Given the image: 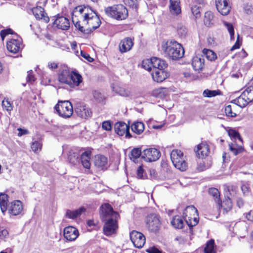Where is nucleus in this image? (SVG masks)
<instances>
[{
	"label": "nucleus",
	"instance_id": "obj_1",
	"mask_svg": "<svg viewBox=\"0 0 253 253\" xmlns=\"http://www.w3.org/2000/svg\"><path fill=\"white\" fill-rule=\"evenodd\" d=\"M101 221L104 222L103 231L105 235L109 236L116 232L118 228L117 218L118 213L115 211L108 203H104L100 207Z\"/></svg>",
	"mask_w": 253,
	"mask_h": 253
},
{
	"label": "nucleus",
	"instance_id": "obj_2",
	"mask_svg": "<svg viewBox=\"0 0 253 253\" xmlns=\"http://www.w3.org/2000/svg\"><path fill=\"white\" fill-rule=\"evenodd\" d=\"M161 50L167 56L172 60L181 58L184 54V50L181 44L173 40L163 41Z\"/></svg>",
	"mask_w": 253,
	"mask_h": 253
},
{
	"label": "nucleus",
	"instance_id": "obj_3",
	"mask_svg": "<svg viewBox=\"0 0 253 253\" xmlns=\"http://www.w3.org/2000/svg\"><path fill=\"white\" fill-rule=\"evenodd\" d=\"M104 11L108 16L118 20L125 19L128 15L127 9L122 4L107 7L105 8Z\"/></svg>",
	"mask_w": 253,
	"mask_h": 253
},
{
	"label": "nucleus",
	"instance_id": "obj_4",
	"mask_svg": "<svg viewBox=\"0 0 253 253\" xmlns=\"http://www.w3.org/2000/svg\"><path fill=\"white\" fill-rule=\"evenodd\" d=\"M209 193L212 195L214 198L215 201L217 203L219 208L223 209V212L224 214L227 213L232 208V203L231 199L228 195V192L230 191H226V193L225 194V199L222 202L220 197V194L219 191H208Z\"/></svg>",
	"mask_w": 253,
	"mask_h": 253
},
{
	"label": "nucleus",
	"instance_id": "obj_5",
	"mask_svg": "<svg viewBox=\"0 0 253 253\" xmlns=\"http://www.w3.org/2000/svg\"><path fill=\"white\" fill-rule=\"evenodd\" d=\"M170 159L176 169L182 171L186 170L187 164L184 159L182 152L177 149L172 150L170 153Z\"/></svg>",
	"mask_w": 253,
	"mask_h": 253
},
{
	"label": "nucleus",
	"instance_id": "obj_6",
	"mask_svg": "<svg viewBox=\"0 0 253 253\" xmlns=\"http://www.w3.org/2000/svg\"><path fill=\"white\" fill-rule=\"evenodd\" d=\"M59 115L64 118H70L73 113V108L69 101H60L54 107Z\"/></svg>",
	"mask_w": 253,
	"mask_h": 253
},
{
	"label": "nucleus",
	"instance_id": "obj_7",
	"mask_svg": "<svg viewBox=\"0 0 253 253\" xmlns=\"http://www.w3.org/2000/svg\"><path fill=\"white\" fill-rule=\"evenodd\" d=\"M146 223L149 231L153 233L158 232L161 226L160 216L154 213L150 214L147 216Z\"/></svg>",
	"mask_w": 253,
	"mask_h": 253
},
{
	"label": "nucleus",
	"instance_id": "obj_8",
	"mask_svg": "<svg viewBox=\"0 0 253 253\" xmlns=\"http://www.w3.org/2000/svg\"><path fill=\"white\" fill-rule=\"evenodd\" d=\"M23 210L22 203L19 200H14L9 203L7 211L10 217L21 214Z\"/></svg>",
	"mask_w": 253,
	"mask_h": 253
},
{
	"label": "nucleus",
	"instance_id": "obj_9",
	"mask_svg": "<svg viewBox=\"0 0 253 253\" xmlns=\"http://www.w3.org/2000/svg\"><path fill=\"white\" fill-rule=\"evenodd\" d=\"M160 152L154 148H147L142 151V158L146 162L156 161L160 158Z\"/></svg>",
	"mask_w": 253,
	"mask_h": 253
},
{
	"label": "nucleus",
	"instance_id": "obj_10",
	"mask_svg": "<svg viewBox=\"0 0 253 253\" xmlns=\"http://www.w3.org/2000/svg\"><path fill=\"white\" fill-rule=\"evenodd\" d=\"M129 237L135 248L139 249L143 247L145 243V237L142 233L133 230L130 233Z\"/></svg>",
	"mask_w": 253,
	"mask_h": 253
},
{
	"label": "nucleus",
	"instance_id": "obj_11",
	"mask_svg": "<svg viewBox=\"0 0 253 253\" xmlns=\"http://www.w3.org/2000/svg\"><path fill=\"white\" fill-rule=\"evenodd\" d=\"M83 22L89 26V27L87 29L90 28L91 32L98 28L101 24V21L98 15L93 11H92V14L87 17L86 20H83Z\"/></svg>",
	"mask_w": 253,
	"mask_h": 253
},
{
	"label": "nucleus",
	"instance_id": "obj_12",
	"mask_svg": "<svg viewBox=\"0 0 253 253\" xmlns=\"http://www.w3.org/2000/svg\"><path fill=\"white\" fill-rule=\"evenodd\" d=\"M92 9L88 6H78L74 10L73 17H80L83 20H86L87 17L92 14Z\"/></svg>",
	"mask_w": 253,
	"mask_h": 253
},
{
	"label": "nucleus",
	"instance_id": "obj_13",
	"mask_svg": "<svg viewBox=\"0 0 253 253\" xmlns=\"http://www.w3.org/2000/svg\"><path fill=\"white\" fill-rule=\"evenodd\" d=\"M115 132L120 136L126 135V137L128 138L131 137L129 132V126L124 122H119L116 123L114 126Z\"/></svg>",
	"mask_w": 253,
	"mask_h": 253
},
{
	"label": "nucleus",
	"instance_id": "obj_14",
	"mask_svg": "<svg viewBox=\"0 0 253 253\" xmlns=\"http://www.w3.org/2000/svg\"><path fill=\"white\" fill-rule=\"evenodd\" d=\"M215 3L217 11L221 15H227L229 13L231 6L229 0H215Z\"/></svg>",
	"mask_w": 253,
	"mask_h": 253
},
{
	"label": "nucleus",
	"instance_id": "obj_15",
	"mask_svg": "<svg viewBox=\"0 0 253 253\" xmlns=\"http://www.w3.org/2000/svg\"><path fill=\"white\" fill-rule=\"evenodd\" d=\"M56 18L54 20L53 24L59 29L62 30H67L70 27V22L69 19L64 16H60L57 14L55 16Z\"/></svg>",
	"mask_w": 253,
	"mask_h": 253
},
{
	"label": "nucleus",
	"instance_id": "obj_16",
	"mask_svg": "<svg viewBox=\"0 0 253 253\" xmlns=\"http://www.w3.org/2000/svg\"><path fill=\"white\" fill-rule=\"evenodd\" d=\"M7 50L13 53L18 52L22 49V42L20 39H11L7 42Z\"/></svg>",
	"mask_w": 253,
	"mask_h": 253
},
{
	"label": "nucleus",
	"instance_id": "obj_17",
	"mask_svg": "<svg viewBox=\"0 0 253 253\" xmlns=\"http://www.w3.org/2000/svg\"><path fill=\"white\" fill-rule=\"evenodd\" d=\"M79 235L78 230L71 226L66 227L64 229V236L67 240L72 241L75 240Z\"/></svg>",
	"mask_w": 253,
	"mask_h": 253
},
{
	"label": "nucleus",
	"instance_id": "obj_18",
	"mask_svg": "<svg viewBox=\"0 0 253 253\" xmlns=\"http://www.w3.org/2000/svg\"><path fill=\"white\" fill-rule=\"evenodd\" d=\"M33 15L37 20H42L45 23H48L49 18L45 13L44 9L41 6H37L32 9Z\"/></svg>",
	"mask_w": 253,
	"mask_h": 253
},
{
	"label": "nucleus",
	"instance_id": "obj_19",
	"mask_svg": "<svg viewBox=\"0 0 253 253\" xmlns=\"http://www.w3.org/2000/svg\"><path fill=\"white\" fill-rule=\"evenodd\" d=\"M152 77L154 81L161 83L165 80L169 76V73L165 69H156L151 73Z\"/></svg>",
	"mask_w": 253,
	"mask_h": 253
},
{
	"label": "nucleus",
	"instance_id": "obj_20",
	"mask_svg": "<svg viewBox=\"0 0 253 253\" xmlns=\"http://www.w3.org/2000/svg\"><path fill=\"white\" fill-rule=\"evenodd\" d=\"M81 151V150L74 148L69 152L68 161L70 164L73 166H77L80 164Z\"/></svg>",
	"mask_w": 253,
	"mask_h": 253
},
{
	"label": "nucleus",
	"instance_id": "obj_21",
	"mask_svg": "<svg viewBox=\"0 0 253 253\" xmlns=\"http://www.w3.org/2000/svg\"><path fill=\"white\" fill-rule=\"evenodd\" d=\"M195 151L197 157L202 159L208 156L210 153L209 146L203 142L198 145Z\"/></svg>",
	"mask_w": 253,
	"mask_h": 253
},
{
	"label": "nucleus",
	"instance_id": "obj_22",
	"mask_svg": "<svg viewBox=\"0 0 253 253\" xmlns=\"http://www.w3.org/2000/svg\"><path fill=\"white\" fill-rule=\"evenodd\" d=\"M95 166L101 169H106L108 167L107 158L102 155H97L94 159Z\"/></svg>",
	"mask_w": 253,
	"mask_h": 253
},
{
	"label": "nucleus",
	"instance_id": "obj_23",
	"mask_svg": "<svg viewBox=\"0 0 253 253\" xmlns=\"http://www.w3.org/2000/svg\"><path fill=\"white\" fill-rule=\"evenodd\" d=\"M75 112L78 116L86 119L90 117L91 115V112L89 108L85 105L79 104L75 109Z\"/></svg>",
	"mask_w": 253,
	"mask_h": 253
},
{
	"label": "nucleus",
	"instance_id": "obj_24",
	"mask_svg": "<svg viewBox=\"0 0 253 253\" xmlns=\"http://www.w3.org/2000/svg\"><path fill=\"white\" fill-rule=\"evenodd\" d=\"M70 78L68 85L72 88L79 86L83 82L82 76L76 71H71Z\"/></svg>",
	"mask_w": 253,
	"mask_h": 253
},
{
	"label": "nucleus",
	"instance_id": "obj_25",
	"mask_svg": "<svg viewBox=\"0 0 253 253\" xmlns=\"http://www.w3.org/2000/svg\"><path fill=\"white\" fill-rule=\"evenodd\" d=\"M133 45L130 38L127 37L122 40L119 44L120 51L121 53L129 51Z\"/></svg>",
	"mask_w": 253,
	"mask_h": 253
},
{
	"label": "nucleus",
	"instance_id": "obj_26",
	"mask_svg": "<svg viewBox=\"0 0 253 253\" xmlns=\"http://www.w3.org/2000/svg\"><path fill=\"white\" fill-rule=\"evenodd\" d=\"M192 65L196 71H200L204 66V59L201 55H198L193 58Z\"/></svg>",
	"mask_w": 253,
	"mask_h": 253
},
{
	"label": "nucleus",
	"instance_id": "obj_27",
	"mask_svg": "<svg viewBox=\"0 0 253 253\" xmlns=\"http://www.w3.org/2000/svg\"><path fill=\"white\" fill-rule=\"evenodd\" d=\"M71 72L67 68H65L58 74V81L60 83L68 85Z\"/></svg>",
	"mask_w": 253,
	"mask_h": 253
},
{
	"label": "nucleus",
	"instance_id": "obj_28",
	"mask_svg": "<svg viewBox=\"0 0 253 253\" xmlns=\"http://www.w3.org/2000/svg\"><path fill=\"white\" fill-rule=\"evenodd\" d=\"M85 211V209L84 207L75 210H67L66 212V217L69 219H75L79 217Z\"/></svg>",
	"mask_w": 253,
	"mask_h": 253
},
{
	"label": "nucleus",
	"instance_id": "obj_29",
	"mask_svg": "<svg viewBox=\"0 0 253 253\" xmlns=\"http://www.w3.org/2000/svg\"><path fill=\"white\" fill-rule=\"evenodd\" d=\"M91 156V151H86L81 154L80 156V161L83 167L87 169H89L90 167V159Z\"/></svg>",
	"mask_w": 253,
	"mask_h": 253
},
{
	"label": "nucleus",
	"instance_id": "obj_30",
	"mask_svg": "<svg viewBox=\"0 0 253 253\" xmlns=\"http://www.w3.org/2000/svg\"><path fill=\"white\" fill-rule=\"evenodd\" d=\"M150 59L153 71L156 69H165L167 67V64L163 60L154 57Z\"/></svg>",
	"mask_w": 253,
	"mask_h": 253
},
{
	"label": "nucleus",
	"instance_id": "obj_31",
	"mask_svg": "<svg viewBox=\"0 0 253 253\" xmlns=\"http://www.w3.org/2000/svg\"><path fill=\"white\" fill-rule=\"evenodd\" d=\"M8 197L7 194L0 193V208L1 211L3 215L5 214L7 211V206L8 204Z\"/></svg>",
	"mask_w": 253,
	"mask_h": 253
},
{
	"label": "nucleus",
	"instance_id": "obj_32",
	"mask_svg": "<svg viewBox=\"0 0 253 253\" xmlns=\"http://www.w3.org/2000/svg\"><path fill=\"white\" fill-rule=\"evenodd\" d=\"M192 215H198V210L192 205L187 206L183 211V216L184 220L187 219L188 217Z\"/></svg>",
	"mask_w": 253,
	"mask_h": 253
},
{
	"label": "nucleus",
	"instance_id": "obj_33",
	"mask_svg": "<svg viewBox=\"0 0 253 253\" xmlns=\"http://www.w3.org/2000/svg\"><path fill=\"white\" fill-rule=\"evenodd\" d=\"M179 0H170L169 10L172 14L178 15L181 12Z\"/></svg>",
	"mask_w": 253,
	"mask_h": 253
},
{
	"label": "nucleus",
	"instance_id": "obj_34",
	"mask_svg": "<svg viewBox=\"0 0 253 253\" xmlns=\"http://www.w3.org/2000/svg\"><path fill=\"white\" fill-rule=\"evenodd\" d=\"M204 24L207 27H211L214 24V14L210 11L205 12L204 18Z\"/></svg>",
	"mask_w": 253,
	"mask_h": 253
},
{
	"label": "nucleus",
	"instance_id": "obj_35",
	"mask_svg": "<svg viewBox=\"0 0 253 253\" xmlns=\"http://www.w3.org/2000/svg\"><path fill=\"white\" fill-rule=\"evenodd\" d=\"M171 224L175 228L182 229L183 227L184 222L183 218L181 216L176 215L172 218L171 221Z\"/></svg>",
	"mask_w": 253,
	"mask_h": 253
},
{
	"label": "nucleus",
	"instance_id": "obj_36",
	"mask_svg": "<svg viewBox=\"0 0 253 253\" xmlns=\"http://www.w3.org/2000/svg\"><path fill=\"white\" fill-rule=\"evenodd\" d=\"M204 252V253H216L214 240L213 239H211L206 243Z\"/></svg>",
	"mask_w": 253,
	"mask_h": 253
},
{
	"label": "nucleus",
	"instance_id": "obj_37",
	"mask_svg": "<svg viewBox=\"0 0 253 253\" xmlns=\"http://www.w3.org/2000/svg\"><path fill=\"white\" fill-rule=\"evenodd\" d=\"M188 226L191 232L192 231L193 227L196 226L199 222L198 215H192L184 220Z\"/></svg>",
	"mask_w": 253,
	"mask_h": 253
},
{
	"label": "nucleus",
	"instance_id": "obj_38",
	"mask_svg": "<svg viewBox=\"0 0 253 253\" xmlns=\"http://www.w3.org/2000/svg\"><path fill=\"white\" fill-rule=\"evenodd\" d=\"M112 88L114 92L123 96L127 97L130 94L128 90L118 85L112 86Z\"/></svg>",
	"mask_w": 253,
	"mask_h": 253
},
{
	"label": "nucleus",
	"instance_id": "obj_39",
	"mask_svg": "<svg viewBox=\"0 0 253 253\" xmlns=\"http://www.w3.org/2000/svg\"><path fill=\"white\" fill-rule=\"evenodd\" d=\"M144 129V124L141 122H136L131 125V129L134 133L140 134Z\"/></svg>",
	"mask_w": 253,
	"mask_h": 253
},
{
	"label": "nucleus",
	"instance_id": "obj_40",
	"mask_svg": "<svg viewBox=\"0 0 253 253\" xmlns=\"http://www.w3.org/2000/svg\"><path fill=\"white\" fill-rule=\"evenodd\" d=\"M242 93L243 97H246L249 103L253 101V86L247 87Z\"/></svg>",
	"mask_w": 253,
	"mask_h": 253
},
{
	"label": "nucleus",
	"instance_id": "obj_41",
	"mask_svg": "<svg viewBox=\"0 0 253 253\" xmlns=\"http://www.w3.org/2000/svg\"><path fill=\"white\" fill-rule=\"evenodd\" d=\"M232 102L239 106L243 108L247 106L248 104L249 103L247 100H246V97L244 98L243 96V93L238 97V98L234 99Z\"/></svg>",
	"mask_w": 253,
	"mask_h": 253
},
{
	"label": "nucleus",
	"instance_id": "obj_42",
	"mask_svg": "<svg viewBox=\"0 0 253 253\" xmlns=\"http://www.w3.org/2000/svg\"><path fill=\"white\" fill-rule=\"evenodd\" d=\"M203 53L210 61H214L217 58L216 53L212 50L205 48L203 50Z\"/></svg>",
	"mask_w": 253,
	"mask_h": 253
},
{
	"label": "nucleus",
	"instance_id": "obj_43",
	"mask_svg": "<svg viewBox=\"0 0 253 253\" xmlns=\"http://www.w3.org/2000/svg\"><path fill=\"white\" fill-rule=\"evenodd\" d=\"M72 21L76 28L83 33L88 34L91 32V29L90 28L85 29L83 26H82L80 21H76L75 17H72Z\"/></svg>",
	"mask_w": 253,
	"mask_h": 253
},
{
	"label": "nucleus",
	"instance_id": "obj_44",
	"mask_svg": "<svg viewBox=\"0 0 253 253\" xmlns=\"http://www.w3.org/2000/svg\"><path fill=\"white\" fill-rule=\"evenodd\" d=\"M142 152L140 148H133L131 151L130 156L129 157L130 159L134 161L135 160L139 158L140 156H142Z\"/></svg>",
	"mask_w": 253,
	"mask_h": 253
},
{
	"label": "nucleus",
	"instance_id": "obj_45",
	"mask_svg": "<svg viewBox=\"0 0 253 253\" xmlns=\"http://www.w3.org/2000/svg\"><path fill=\"white\" fill-rule=\"evenodd\" d=\"M220 94L221 91L219 90H211L208 89H205L203 93V96L205 97H212Z\"/></svg>",
	"mask_w": 253,
	"mask_h": 253
},
{
	"label": "nucleus",
	"instance_id": "obj_46",
	"mask_svg": "<svg viewBox=\"0 0 253 253\" xmlns=\"http://www.w3.org/2000/svg\"><path fill=\"white\" fill-rule=\"evenodd\" d=\"M42 143L40 141H35L31 144V149L35 153L40 152L42 148Z\"/></svg>",
	"mask_w": 253,
	"mask_h": 253
},
{
	"label": "nucleus",
	"instance_id": "obj_47",
	"mask_svg": "<svg viewBox=\"0 0 253 253\" xmlns=\"http://www.w3.org/2000/svg\"><path fill=\"white\" fill-rule=\"evenodd\" d=\"M191 10L192 13L195 16L196 18L200 17L201 13L200 6H198L197 4H194V3H191Z\"/></svg>",
	"mask_w": 253,
	"mask_h": 253
},
{
	"label": "nucleus",
	"instance_id": "obj_48",
	"mask_svg": "<svg viewBox=\"0 0 253 253\" xmlns=\"http://www.w3.org/2000/svg\"><path fill=\"white\" fill-rule=\"evenodd\" d=\"M177 33L181 37H184L187 33V28L181 24H178L177 26Z\"/></svg>",
	"mask_w": 253,
	"mask_h": 253
},
{
	"label": "nucleus",
	"instance_id": "obj_49",
	"mask_svg": "<svg viewBox=\"0 0 253 253\" xmlns=\"http://www.w3.org/2000/svg\"><path fill=\"white\" fill-rule=\"evenodd\" d=\"M224 25L226 27V28L227 29L230 35L231 39H234V30L233 26L232 24L228 23L227 22L224 21L223 22Z\"/></svg>",
	"mask_w": 253,
	"mask_h": 253
},
{
	"label": "nucleus",
	"instance_id": "obj_50",
	"mask_svg": "<svg viewBox=\"0 0 253 253\" xmlns=\"http://www.w3.org/2000/svg\"><path fill=\"white\" fill-rule=\"evenodd\" d=\"M2 106L3 109H5L7 111H11L13 107L9 101L7 99L4 98L2 102Z\"/></svg>",
	"mask_w": 253,
	"mask_h": 253
},
{
	"label": "nucleus",
	"instance_id": "obj_51",
	"mask_svg": "<svg viewBox=\"0 0 253 253\" xmlns=\"http://www.w3.org/2000/svg\"><path fill=\"white\" fill-rule=\"evenodd\" d=\"M137 177L139 179H143L147 177L146 174L144 172L142 166H139L137 169Z\"/></svg>",
	"mask_w": 253,
	"mask_h": 253
},
{
	"label": "nucleus",
	"instance_id": "obj_52",
	"mask_svg": "<svg viewBox=\"0 0 253 253\" xmlns=\"http://www.w3.org/2000/svg\"><path fill=\"white\" fill-rule=\"evenodd\" d=\"M142 67L146 70L150 71L152 70V66L151 64V59H145L142 61Z\"/></svg>",
	"mask_w": 253,
	"mask_h": 253
},
{
	"label": "nucleus",
	"instance_id": "obj_53",
	"mask_svg": "<svg viewBox=\"0 0 253 253\" xmlns=\"http://www.w3.org/2000/svg\"><path fill=\"white\" fill-rule=\"evenodd\" d=\"M224 111L227 116L231 117L236 116V114L232 111V106L230 105L225 107Z\"/></svg>",
	"mask_w": 253,
	"mask_h": 253
},
{
	"label": "nucleus",
	"instance_id": "obj_54",
	"mask_svg": "<svg viewBox=\"0 0 253 253\" xmlns=\"http://www.w3.org/2000/svg\"><path fill=\"white\" fill-rule=\"evenodd\" d=\"M8 34H13V31L10 29L2 30L0 32V35L2 41L4 40L5 37Z\"/></svg>",
	"mask_w": 253,
	"mask_h": 253
},
{
	"label": "nucleus",
	"instance_id": "obj_55",
	"mask_svg": "<svg viewBox=\"0 0 253 253\" xmlns=\"http://www.w3.org/2000/svg\"><path fill=\"white\" fill-rule=\"evenodd\" d=\"M102 127L103 129L106 130H110L112 128V125L111 122L109 121H106L103 122Z\"/></svg>",
	"mask_w": 253,
	"mask_h": 253
},
{
	"label": "nucleus",
	"instance_id": "obj_56",
	"mask_svg": "<svg viewBox=\"0 0 253 253\" xmlns=\"http://www.w3.org/2000/svg\"><path fill=\"white\" fill-rule=\"evenodd\" d=\"M94 98L97 101H101L103 97L101 93L98 91L94 90L92 92Z\"/></svg>",
	"mask_w": 253,
	"mask_h": 253
},
{
	"label": "nucleus",
	"instance_id": "obj_57",
	"mask_svg": "<svg viewBox=\"0 0 253 253\" xmlns=\"http://www.w3.org/2000/svg\"><path fill=\"white\" fill-rule=\"evenodd\" d=\"M229 149L235 155H238L241 152V149H237L235 145L233 144H229Z\"/></svg>",
	"mask_w": 253,
	"mask_h": 253
},
{
	"label": "nucleus",
	"instance_id": "obj_58",
	"mask_svg": "<svg viewBox=\"0 0 253 253\" xmlns=\"http://www.w3.org/2000/svg\"><path fill=\"white\" fill-rule=\"evenodd\" d=\"M229 134L231 137H233V138H238L240 140H242V139L241 138V136L240 135V134L234 130H230L229 131Z\"/></svg>",
	"mask_w": 253,
	"mask_h": 253
},
{
	"label": "nucleus",
	"instance_id": "obj_59",
	"mask_svg": "<svg viewBox=\"0 0 253 253\" xmlns=\"http://www.w3.org/2000/svg\"><path fill=\"white\" fill-rule=\"evenodd\" d=\"M35 80V78L34 76L33 75L32 70H30L28 72V75L27 77V81L28 82H30L32 83Z\"/></svg>",
	"mask_w": 253,
	"mask_h": 253
},
{
	"label": "nucleus",
	"instance_id": "obj_60",
	"mask_svg": "<svg viewBox=\"0 0 253 253\" xmlns=\"http://www.w3.org/2000/svg\"><path fill=\"white\" fill-rule=\"evenodd\" d=\"M81 56L88 61L91 62L93 61V59L91 58L89 55L83 51H81Z\"/></svg>",
	"mask_w": 253,
	"mask_h": 253
},
{
	"label": "nucleus",
	"instance_id": "obj_61",
	"mask_svg": "<svg viewBox=\"0 0 253 253\" xmlns=\"http://www.w3.org/2000/svg\"><path fill=\"white\" fill-rule=\"evenodd\" d=\"M162 91L163 89L162 88L157 89L153 91V95L157 97H162L163 96L162 94Z\"/></svg>",
	"mask_w": 253,
	"mask_h": 253
},
{
	"label": "nucleus",
	"instance_id": "obj_62",
	"mask_svg": "<svg viewBox=\"0 0 253 253\" xmlns=\"http://www.w3.org/2000/svg\"><path fill=\"white\" fill-rule=\"evenodd\" d=\"M48 67L50 69L54 70L58 68V64L54 62H50L48 63Z\"/></svg>",
	"mask_w": 253,
	"mask_h": 253
},
{
	"label": "nucleus",
	"instance_id": "obj_63",
	"mask_svg": "<svg viewBox=\"0 0 253 253\" xmlns=\"http://www.w3.org/2000/svg\"><path fill=\"white\" fill-rule=\"evenodd\" d=\"M8 235V232L6 229H2L0 231V238L3 239L6 238Z\"/></svg>",
	"mask_w": 253,
	"mask_h": 253
},
{
	"label": "nucleus",
	"instance_id": "obj_64",
	"mask_svg": "<svg viewBox=\"0 0 253 253\" xmlns=\"http://www.w3.org/2000/svg\"><path fill=\"white\" fill-rule=\"evenodd\" d=\"M246 218L248 220L253 221V211H251L247 213Z\"/></svg>",
	"mask_w": 253,
	"mask_h": 253
}]
</instances>
